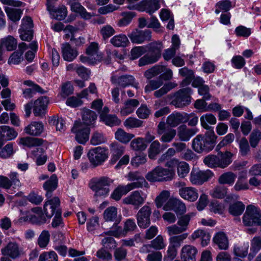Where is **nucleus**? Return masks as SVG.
Returning a JSON list of instances; mask_svg holds the SVG:
<instances>
[{
  "label": "nucleus",
  "instance_id": "nucleus-1",
  "mask_svg": "<svg viewBox=\"0 0 261 261\" xmlns=\"http://www.w3.org/2000/svg\"><path fill=\"white\" fill-rule=\"evenodd\" d=\"M217 138L215 132H205L204 135H198L192 141V148L198 153L209 152L214 148Z\"/></svg>",
  "mask_w": 261,
  "mask_h": 261
},
{
  "label": "nucleus",
  "instance_id": "nucleus-2",
  "mask_svg": "<svg viewBox=\"0 0 261 261\" xmlns=\"http://www.w3.org/2000/svg\"><path fill=\"white\" fill-rule=\"evenodd\" d=\"M145 47L147 53L139 59V66L154 63L161 57V52L163 48L161 42L153 41L145 45Z\"/></svg>",
  "mask_w": 261,
  "mask_h": 261
},
{
  "label": "nucleus",
  "instance_id": "nucleus-3",
  "mask_svg": "<svg viewBox=\"0 0 261 261\" xmlns=\"http://www.w3.org/2000/svg\"><path fill=\"white\" fill-rule=\"evenodd\" d=\"M113 180L109 177L102 176L92 178L89 181V187L94 192V196L106 197L110 192V186Z\"/></svg>",
  "mask_w": 261,
  "mask_h": 261
},
{
  "label": "nucleus",
  "instance_id": "nucleus-4",
  "mask_svg": "<svg viewBox=\"0 0 261 261\" xmlns=\"http://www.w3.org/2000/svg\"><path fill=\"white\" fill-rule=\"evenodd\" d=\"M175 176L174 170L158 166L145 175L150 182H164L172 180Z\"/></svg>",
  "mask_w": 261,
  "mask_h": 261
},
{
  "label": "nucleus",
  "instance_id": "nucleus-5",
  "mask_svg": "<svg viewBox=\"0 0 261 261\" xmlns=\"http://www.w3.org/2000/svg\"><path fill=\"white\" fill-rule=\"evenodd\" d=\"M192 89L190 87L183 88L179 89L173 94H170L168 97L172 99L171 103L176 108H183L191 103Z\"/></svg>",
  "mask_w": 261,
  "mask_h": 261
},
{
  "label": "nucleus",
  "instance_id": "nucleus-6",
  "mask_svg": "<svg viewBox=\"0 0 261 261\" xmlns=\"http://www.w3.org/2000/svg\"><path fill=\"white\" fill-rule=\"evenodd\" d=\"M243 223L248 226H261V211L252 205H248L243 217Z\"/></svg>",
  "mask_w": 261,
  "mask_h": 261
},
{
  "label": "nucleus",
  "instance_id": "nucleus-7",
  "mask_svg": "<svg viewBox=\"0 0 261 261\" xmlns=\"http://www.w3.org/2000/svg\"><path fill=\"white\" fill-rule=\"evenodd\" d=\"M103 218L106 221L114 222L113 226L116 227L115 230L112 229L108 231L109 234L115 237H118L122 232V228L117 226L120 221V217H118L117 208L115 206H110L105 210Z\"/></svg>",
  "mask_w": 261,
  "mask_h": 261
},
{
  "label": "nucleus",
  "instance_id": "nucleus-8",
  "mask_svg": "<svg viewBox=\"0 0 261 261\" xmlns=\"http://www.w3.org/2000/svg\"><path fill=\"white\" fill-rule=\"evenodd\" d=\"M87 156L93 167L102 165L108 159L107 150L100 147H96L89 150Z\"/></svg>",
  "mask_w": 261,
  "mask_h": 261
},
{
  "label": "nucleus",
  "instance_id": "nucleus-9",
  "mask_svg": "<svg viewBox=\"0 0 261 261\" xmlns=\"http://www.w3.org/2000/svg\"><path fill=\"white\" fill-rule=\"evenodd\" d=\"M90 131V128L80 121H76L71 129V132L75 135V140L83 144L89 140Z\"/></svg>",
  "mask_w": 261,
  "mask_h": 261
},
{
  "label": "nucleus",
  "instance_id": "nucleus-10",
  "mask_svg": "<svg viewBox=\"0 0 261 261\" xmlns=\"http://www.w3.org/2000/svg\"><path fill=\"white\" fill-rule=\"evenodd\" d=\"M20 221H29L33 224H42L46 222V218L42 209L39 207L32 208L31 212L27 213L26 215L19 219Z\"/></svg>",
  "mask_w": 261,
  "mask_h": 261
},
{
  "label": "nucleus",
  "instance_id": "nucleus-11",
  "mask_svg": "<svg viewBox=\"0 0 261 261\" xmlns=\"http://www.w3.org/2000/svg\"><path fill=\"white\" fill-rule=\"evenodd\" d=\"M2 255H8L13 259L20 257L24 254L23 248L15 241H10L1 249Z\"/></svg>",
  "mask_w": 261,
  "mask_h": 261
},
{
  "label": "nucleus",
  "instance_id": "nucleus-12",
  "mask_svg": "<svg viewBox=\"0 0 261 261\" xmlns=\"http://www.w3.org/2000/svg\"><path fill=\"white\" fill-rule=\"evenodd\" d=\"M214 176L210 170L205 171L192 170L190 173V180L193 185H201Z\"/></svg>",
  "mask_w": 261,
  "mask_h": 261
},
{
  "label": "nucleus",
  "instance_id": "nucleus-13",
  "mask_svg": "<svg viewBox=\"0 0 261 261\" xmlns=\"http://www.w3.org/2000/svg\"><path fill=\"white\" fill-rule=\"evenodd\" d=\"M146 195L141 190L135 191L123 199V202L126 204H130L138 209L143 204L146 199Z\"/></svg>",
  "mask_w": 261,
  "mask_h": 261
},
{
  "label": "nucleus",
  "instance_id": "nucleus-14",
  "mask_svg": "<svg viewBox=\"0 0 261 261\" xmlns=\"http://www.w3.org/2000/svg\"><path fill=\"white\" fill-rule=\"evenodd\" d=\"M151 214V208L148 205H144L139 210L136 218L138 225L140 228H146L150 225Z\"/></svg>",
  "mask_w": 261,
  "mask_h": 261
},
{
  "label": "nucleus",
  "instance_id": "nucleus-15",
  "mask_svg": "<svg viewBox=\"0 0 261 261\" xmlns=\"http://www.w3.org/2000/svg\"><path fill=\"white\" fill-rule=\"evenodd\" d=\"M128 37L133 43L141 44L151 40V32L149 30L142 31L136 29L128 34Z\"/></svg>",
  "mask_w": 261,
  "mask_h": 261
},
{
  "label": "nucleus",
  "instance_id": "nucleus-16",
  "mask_svg": "<svg viewBox=\"0 0 261 261\" xmlns=\"http://www.w3.org/2000/svg\"><path fill=\"white\" fill-rule=\"evenodd\" d=\"M60 208V200L57 197L48 200L44 204L43 211L46 218L50 219Z\"/></svg>",
  "mask_w": 261,
  "mask_h": 261
},
{
  "label": "nucleus",
  "instance_id": "nucleus-17",
  "mask_svg": "<svg viewBox=\"0 0 261 261\" xmlns=\"http://www.w3.org/2000/svg\"><path fill=\"white\" fill-rule=\"evenodd\" d=\"M126 177L128 181H133L127 184L132 185L131 190L142 188L145 184H147L145 178L138 171L129 172Z\"/></svg>",
  "mask_w": 261,
  "mask_h": 261
},
{
  "label": "nucleus",
  "instance_id": "nucleus-18",
  "mask_svg": "<svg viewBox=\"0 0 261 261\" xmlns=\"http://www.w3.org/2000/svg\"><path fill=\"white\" fill-rule=\"evenodd\" d=\"M48 102V97L46 96H41L35 100L33 106L34 115L40 117L44 115Z\"/></svg>",
  "mask_w": 261,
  "mask_h": 261
},
{
  "label": "nucleus",
  "instance_id": "nucleus-19",
  "mask_svg": "<svg viewBox=\"0 0 261 261\" xmlns=\"http://www.w3.org/2000/svg\"><path fill=\"white\" fill-rule=\"evenodd\" d=\"M161 0H143L139 4V10L145 11L151 15L160 8V3Z\"/></svg>",
  "mask_w": 261,
  "mask_h": 261
},
{
  "label": "nucleus",
  "instance_id": "nucleus-20",
  "mask_svg": "<svg viewBox=\"0 0 261 261\" xmlns=\"http://www.w3.org/2000/svg\"><path fill=\"white\" fill-rule=\"evenodd\" d=\"M111 81L112 84L122 88H125L130 85L134 86L136 88H137V86L134 85V77L130 75H124L119 77L113 76L111 77Z\"/></svg>",
  "mask_w": 261,
  "mask_h": 261
},
{
  "label": "nucleus",
  "instance_id": "nucleus-21",
  "mask_svg": "<svg viewBox=\"0 0 261 261\" xmlns=\"http://www.w3.org/2000/svg\"><path fill=\"white\" fill-rule=\"evenodd\" d=\"M179 194L183 199L191 202L196 201L198 197V191L194 187H182L179 189Z\"/></svg>",
  "mask_w": 261,
  "mask_h": 261
},
{
  "label": "nucleus",
  "instance_id": "nucleus-22",
  "mask_svg": "<svg viewBox=\"0 0 261 261\" xmlns=\"http://www.w3.org/2000/svg\"><path fill=\"white\" fill-rule=\"evenodd\" d=\"M201 126L206 130V132H214V127L210 125H214L217 122L216 117L211 113L202 115L200 118Z\"/></svg>",
  "mask_w": 261,
  "mask_h": 261
},
{
  "label": "nucleus",
  "instance_id": "nucleus-23",
  "mask_svg": "<svg viewBox=\"0 0 261 261\" xmlns=\"http://www.w3.org/2000/svg\"><path fill=\"white\" fill-rule=\"evenodd\" d=\"M197 132V128H188L186 125L182 124L177 128V136L180 141H188Z\"/></svg>",
  "mask_w": 261,
  "mask_h": 261
},
{
  "label": "nucleus",
  "instance_id": "nucleus-24",
  "mask_svg": "<svg viewBox=\"0 0 261 261\" xmlns=\"http://www.w3.org/2000/svg\"><path fill=\"white\" fill-rule=\"evenodd\" d=\"M197 252V250L195 247L191 245H185L181 250V260L182 261H196Z\"/></svg>",
  "mask_w": 261,
  "mask_h": 261
},
{
  "label": "nucleus",
  "instance_id": "nucleus-25",
  "mask_svg": "<svg viewBox=\"0 0 261 261\" xmlns=\"http://www.w3.org/2000/svg\"><path fill=\"white\" fill-rule=\"evenodd\" d=\"M44 130V125L42 122H32L25 127L24 131L26 134L32 136H40Z\"/></svg>",
  "mask_w": 261,
  "mask_h": 261
},
{
  "label": "nucleus",
  "instance_id": "nucleus-26",
  "mask_svg": "<svg viewBox=\"0 0 261 261\" xmlns=\"http://www.w3.org/2000/svg\"><path fill=\"white\" fill-rule=\"evenodd\" d=\"M61 50L64 60L68 62L72 61L78 55L77 51L72 48L68 43L62 44Z\"/></svg>",
  "mask_w": 261,
  "mask_h": 261
},
{
  "label": "nucleus",
  "instance_id": "nucleus-27",
  "mask_svg": "<svg viewBox=\"0 0 261 261\" xmlns=\"http://www.w3.org/2000/svg\"><path fill=\"white\" fill-rule=\"evenodd\" d=\"M110 149L112 153L111 162L114 164L124 153V147L118 142H113L110 144Z\"/></svg>",
  "mask_w": 261,
  "mask_h": 261
},
{
  "label": "nucleus",
  "instance_id": "nucleus-28",
  "mask_svg": "<svg viewBox=\"0 0 261 261\" xmlns=\"http://www.w3.org/2000/svg\"><path fill=\"white\" fill-rule=\"evenodd\" d=\"M17 136V133L14 128L9 126H0V140L9 141L15 139Z\"/></svg>",
  "mask_w": 261,
  "mask_h": 261
},
{
  "label": "nucleus",
  "instance_id": "nucleus-29",
  "mask_svg": "<svg viewBox=\"0 0 261 261\" xmlns=\"http://www.w3.org/2000/svg\"><path fill=\"white\" fill-rule=\"evenodd\" d=\"M99 118L106 125L111 127L119 126L121 122L116 115L100 113Z\"/></svg>",
  "mask_w": 261,
  "mask_h": 261
},
{
  "label": "nucleus",
  "instance_id": "nucleus-30",
  "mask_svg": "<svg viewBox=\"0 0 261 261\" xmlns=\"http://www.w3.org/2000/svg\"><path fill=\"white\" fill-rule=\"evenodd\" d=\"M139 101L136 99H128L124 103V107L120 110V114L125 116L132 113L139 106Z\"/></svg>",
  "mask_w": 261,
  "mask_h": 261
},
{
  "label": "nucleus",
  "instance_id": "nucleus-31",
  "mask_svg": "<svg viewBox=\"0 0 261 261\" xmlns=\"http://www.w3.org/2000/svg\"><path fill=\"white\" fill-rule=\"evenodd\" d=\"M186 122V119L184 114L180 113H172L168 116L166 123L171 127H176L180 123Z\"/></svg>",
  "mask_w": 261,
  "mask_h": 261
},
{
  "label": "nucleus",
  "instance_id": "nucleus-32",
  "mask_svg": "<svg viewBox=\"0 0 261 261\" xmlns=\"http://www.w3.org/2000/svg\"><path fill=\"white\" fill-rule=\"evenodd\" d=\"M132 186V185H126L125 186L119 185L113 191L111 195V197L116 201L120 200L123 195H126L131 191Z\"/></svg>",
  "mask_w": 261,
  "mask_h": 261
},
{
  "label": "nucleus",
  "instance_id": "nucleus-33",
  "mask_svg": "<svg viewBox=\"0 0 261 261\" xmlns=\"http://www.w3.org/2000/svg\"><path fill=\"white\" fill-rule=\"evenodd\" d=\"M97 117V114L95 112L88 109H83L82 120L84 125L87 126L93 125L95 123Z\"/></svg>",
  "mask_w": 261,
  "mask_h": 261
},
{
  "label": "nucleus",
  "instance_id": "nucleus-34",
  "mask_svg": "<svg viewBox=\"0 0 261 261\" xmlns=\"http://www.w3.org/2000/svg\"><path fill=\"white\" fill-rule=\"evenodd\" d=\"M232 154L229 151H225L224 153L220 152L218 153V167L225 168L229 165L232 162Z\"/></svg>",
  "mask_w": 261,
  "mask_h": 261
},
{
  "label": "nucleus",
  "instance_id": "nucleus-35",
  "mask_svg": "<svg viewBox=\"0 0 261 261\" xmlns=\"http://www.w3.org/2000/svg\"><path fill=\"white\" fill-rule=\"evenodd\" d=\"M213 241L220 249L227 250L228 248V240L224 232L217 233L213 238Z\"/></svg>",
  "mask_w": 261,
  "mask_h": 261
},
{
  "label": "nucleus",
  "instance_id": "nucleus-36",
  "mask_svg": "<svg viewBox=\"0 0 261 261\" xmlns=\"http://www.w3.org/2000/svg\"><path fill=\"white\" fill-rule=\"evenodd\" d=\"M169 204L171 206L173 210L177 215H181L186 212V206L185 204L180 200L178 199H170Z\"/></svg>",
  "mask_w": 261,
  "mask_h": 261
},
{
  "label": "nucleus",
  "instance_id": "nucleus-37",
  "mask_svg": "<svg viewBox=\"0 0 261 261\" xmlns=\"http://www.w3.org/2000/svg\"><path fill=\"white\" fill-rule=\"evenodd\" d=\"M45 150L42 147L35 148L32 151V154L36 158V163L38 166L44 165L47 159L46 155H44Z\"/></svg>",
  "mask_w": 261,
  "mask_h": 261
},
{
  "label": "nucleus",
  "instance_id": "nucleus-38",
  "mask_svg": "<svg viewBox=\"0 0 261 261\" xmlns=\"http://www.w3.org/2000/svg\"><path fill=\"white\" fill-rule=\"evenodd\" d=\"M110 43L115 47H125L129 44V40L124 34H119L113 37L110 40Z\"/></svg>",
  "mask_w": 261,
  "mask_h": 261
},
{
  "label": "nucleus",
  "instance_id": "nucleus-39",
  "mask_svg": "<svg viewBox=\"0 0 261 261\" xmlns=\"http://www.w3.org/2000/svg\"><path fill=\"white\" fill-rule=\"evenodd\" d=\"M115 137L119 142L127 144L134 137V135L127 133L122 128H118L115 133Z\"/></svg>",
  "mask_w": 261,
  "mask_h": 261
},
{
  "label": "nucleus",
  "instance_id": "nucleus-40",
  "mask_svg": "<svg viewBox=\"0 0 261 261\" xmlns=\"http://www.w3.org/2000/svg\"><path fill=\"white\" fill-rule=\"evenodd\" d=\"M44 140L42 139L33 137H25L20 139V143L24 146L28 147L39 146L43 144Z\"/></svg>",
  "mask_w": 261,
  "mask_h": 261
},
{
  "label": "nucleus",
  "instance_id": "nucleus-41",
  "mask_svg": "<svg viewBox=\"0 0 261 261\" xmlns=\"http://www.w3.org/2000/svg\"><path fill=\"white\" fill-rule=\"evenodd\" d=\"M5 10L8 18L14 22L19 21L22 14V11L20 9H14L7 7H5Z\"/></svg>",
  "mask_w": 261,
  "mask_h": 261
},
{
  "label": "nucleus",
  "instance_id": "nucleus-42",
  "mask_svg": "<svg viewBox=\"0 0 261 261\" xmlns=\"http://www.w3.org/2000/svg\"><path fill=\"white\" fill-rule=\"evenodd\" d=\"M261 249V237L255 236L251 240L250 251L248 258L251 259Z\"/></svg>",
  "mask_w": 261,
  "mask_h": 261
},
{
  "label": "nucleus",
  "instance_id": "nucleus-43",
  "mask_svg": "<svg viewBox=\"0 0 261 261\" xmlns=\"http://www.w3.org/2000/svg\"><path fill=\"white\" fill-rule=\"evenodd\" d=\"M237 177L232 172H227L221 174L218 178V182L222 185H232Z\"/></svg>",
  "mask_w": 261,
  "mask_h": 261
},
{
  "label": "nucleus",
  "instance_id": "nucleus-44",
  "mask_svg": "<svg viewBox=\"0 0 261 261\" xmlns=\"http://www.w3.org/2000/svg\"><path fill=\"white\" fill-rule=\"evenodd\" d=\"M54 10H48L54 16V17L60 20L65 18L67 14V10L65 6L62 5L58 8L53 7Z\"/></svg>",
  "mask_w": 261,
  "mask_h": 261
},
{
  "label": "nucleus",
  "instance_id": "nucleus-45",
  "mask_svg": "<svg viewBox=\"0 0 261 261\" xmlns=\"http://www.w3.org/2000/svg\"><path fill=\"white\" fill-rule=\"evenodd\" d=\"M245 206L241 201H237L231 204L229 207V213L234 216H238L241 215L245 210Z\"/></svg>",
  "mask_w": 261,
  "mask_h": 261
},
{
  "label": "nucleus",
  "instance_id": "nucleus-46",
  "mask_svg": "<svg viewBox=\"0 0 261 261\" xmlns=\"http://www.w3.org/2000/svg\"><path fill=\"white\" fill-rule=\"evenodd\" d=\"M177 86V84L174 82L166 83L161 89L154 92V96L156 98L161 97Z\"/></svg>",
  "mask_w": 261,
  "mask_h": 261
},
{
  "label": "nucleus",
  "instance_id": "nucleus-47",
  "mask_svg": "<svg viewBox=\"0 0 261 261\" xmlns=\"http://www.w3.org/2000/svg\"><path fill=\"white\" fill-rule=\"evenodd\" d=\"M39 93L44 94L47 92L46 91L44 90L38 85H34L31 88H27L23 90V95L25 98H31L36 93Z\"/></svg>",
  "mask_w": 261,
  "mask_h": 261
},
{
  "label": "nucleus",
  "instance_id": "nucleus-48",
  "mask_svg": "<svg viewBox=\"0 0 261 261\" xmlns=\"http://www.w3.org/2000/svg\"><path fill=\"white\" fill-rule=\"evenodd\" d=\"M48 122L50 125L56 126L58 131L63 132L66 129L65 122L62 118L53 116L49 118Z\"/></svg>",
  "mask_w": 261,
  "mask_h": 261
},
{
  "label": "nucleus",
  "instance_id": "nucleus-49",
  "mask_svg": "<svg viewBox=\"0 0 261 261\" xmlns=\"http://www.w3.org/2000/svg\"><path fill=\"white\" fill-rule=\"evenodd\" d=\"M17 45L16 39L12 36H9L2 40V46L5 47L8 51L14 50Z\"/></svg>",
  "mask_w": 261,
  "mask_h": 261
},
{
  "label": "nucleus",
  "instance_id": "nucleus-50",
  "mask_svg": "<svg viewBox=\"0 0 261 261\" xmlns=\"http://www.w3.org/2000/svg\"><path fill=\"white\" fill-rule=\"evenodd\" d=\"M161 152V144L156 140L153 141L148 149V156L150 159L154 160Z\"/></svg>",
  "mask_w": 261,
  "mask_h": 261
},
{
  "label": "nucleus",
  "instance_id": "nucleus-51",
  "mask_svg": "<svg viewBox=\"0 0 261 261\" xmlns=\"http://www.w3.org/2000/svg\"><path fill=\"white\" fill-rule=\"evenodd\" d=\"M188 233H185L179 235L172 236L169 239V244L176 248H179L188 237Z\"/></svg>",
  "mask_w": 261,
  "mask_h": 261
},
{
  "label": "nucleus",
  "instance_id": "nucleus-52",
  "mask_svg": "<svg viewBox=\"0 0 261 261\" xmlns=\"http://www.w3.org/2000/svg\"><path fill=\"white\" fill-rule=\"evenodd\" d=\"M249 140L251 146L256 147L261 140V131L258 129H253L249 136Z\"/></svg>",
  "mask_w": 261,
  "mask_h": 261
},
{
  "label": "nucleus",
  "instance_id": "nucleus-53",
  "mask_svg": "<svg viewBox=\"0 0 261 261\" xmlns=\"http://www.w3.org/2000/svg\"><path fill=\"white\" fill-rule=\"evenodd\" d=\"M216 7L217 8L215 10V13L219 14L221 11L224 12L228 11L232 7V4L229 0H222L218 2Z\"/></svg>",
  "mask_w": 261,
  "mask_h": 261
},
{
  "label": "nucleus",
  "instance_id": "nucleus-54",
  "mask_svg": "<svg viewBox=\"0 0 261 261\" xmlns=\"http://www.w3.org/2000/svg\"><path fill=\"white\" fill-rule=\"evenodd\" d=\"M203 163L210 168L218 167V157L215 154L207 155L203 159Z\"/></svg>",
  "mask_w": 261,
  "mask_h": 261
},
{
  "label": "nucleus",
  "instance_id": "nucleus-55",
  "mask_svg": "<svg viewBox=\"0 0 261 261\" xmlns=\"http://www.w3.org/2000/svg\"><path fill=\"white\" fill-rule=\"evenodd\" d=\"M49 239L50 234L48 231L43 230L38 239V245L40 248H44L48 245Z\"/></svg>",
  "mask_w": 261,
  "mask_h": 261
},
{
  "label": "nucleus",
  "instance_id": "nucleus-56",
  "mask_svg": "<svg viewBox=\"0 0 261 261\" xmlns=\"http://www.w3.org/2000/svg\"><path fill=\"white\" fill-rule=\"evenodd\" d=\"M227 194V189L224 186H217L211 192V196L216 198H223Z\"/></svg>",
  "mask_w": 261,
  "mask_h": 261
},
{
  "label": "nucleus",
  "instance_id": "nucleus-57",
  "mask_svg": "<svg viewBox=\"0 0 261 261\" xmlns=\"http://www.w3.org/2000/svg\"><path fill=\"white\" fill-rule=\"evenodd\" d=\"M163 85L161 78L150 80L148 84L145 87V92H149L151 91L157 89Z\"/></svg>",
  "mask_w": 261,
  "mask_h": 261
},
{
  "label": "nucleus",
  "instance_id": "nucleus-58",
  "mask_svg": "<svg viewBox=\"0 0 261 261\" xmlns=\"http://www.w3.org/2000/svg\"><path fill=\"white\" fill-rule=\"evenodd\" d=\"M176 135L175 129L172 128H168L166 131L164 132L160 138V140L162 142L168 143L171 142Z\"/></svg>",
  "mask_w": 261,
  "mask_h": 261
},
{
  "label": "nucleus",
  "instance_id": "nucleus-59",
  "mask_svg": "<svg viewBox=\"0 0 261 261\" xmlns=\"http://www.w3.org/2000/svg\"><path fill=\"white\" fill-rule=\"evenodd\" d=\"M58 180L55 174L53 175L50 178L44 182L43 188L45 191H54L57 187Z\"/></svg>",
  "mask_w": 261,
  "mask_h": 261
},
{
  "label": "nucleus",
  "instance_id": "nucleus-60",
  "mask_svg": "<svg viewBox=\"0 0 261 261\" xmlns=\"http://www.w3.org/2000/svg\"><path fill=\"white\" fill-rule=\"evenodd\" d=\"M100 33L104 40L108 39L115 33V30L110 25H106L101 28Z\"/></svg>",
  "mask_w": 261,
  "mask_h": 261
},
{
  "label": "nucleus",
  "instance_id": "nucleus-61",
  "mask_svg": "<svg viewBox=\"0 0 261 261\" xmlns=\"http://www.w3.org/2000/svg\"><path fill=\"white\" fill-rule=\"evenodd\" d=\"M131 148L135 150H144L147 147V145L145 143L142 138H138L133 140L130 143Z\"/></svg>",
  "mask_w": 261,
  "mask_h": 261
},
{
  "label": "nucleus",
  "instance_id": "nucleus-62",
  "mask_svg": "<svg viewBox=\"0 0 261 261\" xmlns=\"http://www.w3.org/2000/svg\"><path fill=\"white\" fill-rule=\"evenodd\" d=\"M163 66H156L146 70L144 73V76L148 79H150L163 72Z\"/></svg>",
  "mask_w": 261,
  "mask_h": 261
},
{
  "label": "nucleus",
  "instance_id": "nucleus-63",
  "mask_svg": "<svg viewBox=\"0 0 261 261\" xmlns=\"http://www.w3.org/2000/svg\"><path fill=\"white\" fill-rule=\"evenodd\" d=\"M189 166L185 162H180L177 167L178 175L181 178L185 177L189 172Z\"/></svg>",
  "mask_w": 261,
  "mask_h": 261
},
{
  "label": "nucleus",
  "instance_id": "nucleus-64",
  "mask_svg": "<svg viewBox=\"0 0 261 261\" xmlns=\"http://www.w3.org/2000/svg\"><path fill=\"white\" fill-rule=\"evenodd\" d=\"M38 261H58V256L53 251L45 252L40 255Z\"/></svg>",
  "mask_w": 261,
  "mask_h": 261
}]
</instances>
